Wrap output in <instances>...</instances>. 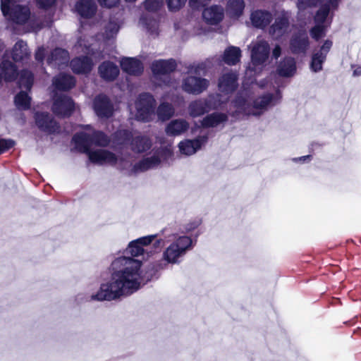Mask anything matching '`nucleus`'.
Masks as SVG:
<instances>
[{
    "label": "nucleus",
    "instance_id": "5fc2aeb1",
    "mask_svg": "<svg viewBox=\"0 0 361 361\" xmlns=\"http://www.w3.org/2000/svg\"><path fill=\"white\" fill-rule=\"evenodd\" d=\"M310 159V156H302V157H299V158H295V159H293V161H298V160L306 161V160H307V159Z\"/></svg>",
    "mask_w": 361,
    "mask_h": 361
},
{
    "label": "nucleus",
    "instance_id": "c03bdc74",
    "mask_svg": "<svg viewBox=\"0 0 361 361\" xmlns=\"http://www.w3.org/2000/svg\"><path fill=\"white\" fill-rule=\"evenodd\" d=\"M15 142L11 139H2L0 137V154L11 148Z\"/></svg>",
    "mask_w": 361,
    "mask_h": 361
},
{
    "label": "nucleus",
    "instance_id": "f3484780",
    "mask_svg": "<svg viewBox=\"0 0 361 361\" xmlns=\"http://www.w3.org/2000/svg\"><path fill=\"white\" fill-rule=\"evenodd\" d=\"M52 109L56 115L68 116L74 110V103L70 97L61 95L54 99Z\"/></svg>",
    "mask_w": 361,
    "mask_h": 361
},
{
    "label": "nucleus",
    "instance_id": "393cba45",
    "mask_svg": "<svg viewBox=\"0 0 361 361\" xmlns=\"http://www.w3.org/2000/svg\"><path fill=\"white\" fill-rule=\"evenodd\" d=\"M75 9L81 17L90 18L94 15L97 6L94 0H79L75 4Z\"/></svg>",
    "mask_w": 361,
    "mask_h": 361
},
{
    "label": "nucleus",
    "instance_id": "bf43d9fd",
    "mask_svg": "<svg viewBox=\"0 0 361 361\" xmlns=\"http://www.w3.org/2000/svg\"><path fill=\"white\" fill-rule=\"evenodd\" d=\"M164 83H165V84H166V85H171L169 84V81H168V82H166L164 80Z\"/></svg>",
    "mask_w": 361,
    "mask_h": 361
},
{
    "label": "nucleus",
    "instance_id": "e433bc0d",
    "mask_svg": "<svg viewBox=\"0 0 361 361\" xmlns=\"http://www.w3.org/2000/svg\"><path fill=\"white\" fill-rule=\"evenodd\" d=\"M140 24L151 35H157L159 31V22L157 19L143 16L140 20Z\"/></svg>",
    "mask_w": 361,
    "mask_h": 361
},
{
    "label": "nucleus",
    "instance_id": "aec40b11",
    "mask_svg": "<svg viewBox=\"0 0 361 361\" xmlns=\"http://www.w3.org/2000/svg\"><path fill=\"white\" fill-rule=\"evenodd\" d=\"M309 46V38L305 32H299L291 38L290 48L293 54H305Z\"/></svg>",
    "mask_w": 361,
    "mask_h": 361
},
{
    "label": "nucleus",
    "instance_id": "7c9ffc66",
    "mask_svg": "<svg viewBox=\"0 0 361 361\" xmlns=\"http://www.w3.org/2000/svg\"><path fill=\"white\" fill-rule=\"evenodd\" d=\"M76 47L77 49H81L82 52L96 58L94 50L98 47V42L96 39L92 37H80Z\"/></svg>",
    "mask_w": 361,
    "mask_h": 361
},
{
    "label": "nucleus",
    "instance_id": "f704fd0d",
    "mask_svg": "<svg viewBox=\"0 0 361 361\" xmlns=\"http://www.w3.org/2000/svg\"><path fill=\"white\" fill-rule=\"evenodd\" d=\"M245 2L243 0H228L226 5V11L231 18H238L243 12Z\"/></svg>",
    "mask_w": 361,
    "mask_h": 361
},
{
    "label": "nucleus",
    "instance_id": "4c0bfd02",
    "mask_svg": "<svg viewBox=\"0 0 361 361\" xmlns=\"http://www.w3.org/2000/svg\"><path fill=\"white\" fill-rule=\"evenodd\" d=\"M174 114V107L171 104L168 102H161L157 109V116L161 121L169 119Z\"/></svg>",
    "mask_w": 361,
    "mask_h": 361
},
{
    "label": "nucleus",
    "instance_id": "4d7b16f0",
    "mask_svg": "<svg viewBox=\"0 0 361 361\" xmlns=\"http://www.w3.org/2000/svg\"><path fill=\"white\" fill-rule=\"evenodd\" d=\"M166 266V263H164V264H160L159 265V267L156 269V270L157 271V270H159V269H164Z\"/></svg>",
    "mask_w": 361,
    "mask_h": 361
},
{
    "label": "nucleus",
    "instance_id": "0eeeda50",
    "mask_svg": "<svg viewBox=\"0 0 361 361\" xmlns=\"http://www.w3.org/2000/svg\"><path fill=\"white\" fill-rule=\"evenodd\" d=\"M250 49L251 51V66L247 71V74L252 71L255 73L261 71L270 54L269 42L261 37H257L255 41L252 42Z\"/></svg>",
    "mask_w": 361,
    "mask_h": 361
},
{
    "label": "nucleus",
    "instance_id": "473e14b6",
    "mask_svg": "<svg viewBox=\"0 0 361 361\" xmlns=\"http://www.w3.org/2000/svg\"><path fill=\"white\" fill-rule=\"evenodd\" d=\"M27 45L23 40H18L12 49V59L14 61H23L30 56Z\"/></svg>",
    "mask_w": 361,
    "mask_h": 361
},
{
    "label": "nucleus",
    "instance_id": "5701e85b",
    "mask_svg": "<svg viewBox=\"0 0 361 361\" xmlns=\"http://www.w3.org/2000/svg\"><path fill=\"white\" fill-rule=\"evenodd\" d=\"M190 123L185 119H173L166 125L165 132L169 136H179L188 131Z\"/></svg>",
    "mask_w": 361,
    "mask_h": 361
},
{
    "label": "nucleus",
    "instance_id": "c9c22d12",
    "mask_svg": "<svg viewBox=\"0 0 361 361\" xmlns=\"http://www.w3.org/2000/svg\"><path fill=\"white\" fill-rule=\"evenodd\" d=\"M240 49L238 47L231 46L225 50L223 60L226 64L233 66L240 61Z\"/></svg>",
    "mask_w": 361,
    "mask_h": 361
},
{
    "label": "nucleus",
    "instance_id": "f8f14e48",
    "mask_svg": "<svg viewBox=\"0 0 361 361\" xmlns=\"http://www.w3.org/2000/svg\"><path fill=\"white\" fill-rule=\"evenodd\" d=\"M238 76L235 73L227 72L219 78L218 81V89L219 95L222 99L228 101V96L232 94L238 87Z\"/></svg>",
    "mask_w": 361,
    "mask_h": 361
},
{
    "label": "nucleus",
    "instance_id": "bb28decb",
    "mask_svg": "<svg viewBox=\"0 0 361 361\" xmlns=\"http://www.w3.org/2000/svg\"><path fill=\"white\" fill-rule=\"evenodd\" d=\"M277 73L282 77H292L296 72L295 61L292 57L284 58L277 66Z\"/></svg>",
    "mask_w": 361,
    "mask_h": 361
},
{
    "label": "nucleus",
    "instance_id": "8fccbe9b",
    "mask_svg": "<svg viewBox=\"0 0 361 361\" xmlns=\"http://www.w3.org/2000/svg\"><path fill=\"white\" fill-rule=\"evenodd\" d=\"M281 53V48L279 45H276L272 51V56L274 59H278Z\"/></svg>",
    "mask_w": 361,
    "mask_h": 361
},
{
    "label": "nucleus",
    "instance_id": "4468645a",
    "mask_svg": "<svg viewBox=\"0 0 361 361\" xmlns=\"http://www.w3.org/2000/svg\"><path fill=\"white\" fill-rule=\"evenodd\" d=\"M333 42L329 39H326L324 42L322 47L312 54V59L310 62V69L313 72H319L322 70V65L326 61V56L329 52Z\"/></svg>",
    "mask_w": 361,
    "mask_h": 361
},
{
    "label": "nucleus",
    "instance_id": "39448f33",
    "mask_svg": "<svg viewBox=\"0 0 361 361\" xmlns=\"http://www.w3.org/2000/svg\"><path fill=\"white\" fill-rule=\"evenodd\" d=\"M165 242L170 243L163 252V259L167 264H178L180 259L193 247L192 240L187 235H177L174 233H169L165 238H157L154 243V248H160Z\"/></svg>",
    "mask_w": 361,
    "mask_h": 361
},
{
    "label": "nucleus",
    "instance_id": "09e8293b",
    "mask_svg": "<svg viewBox=\"0 0 361 361\" xmlns=\"http://www.w3.org/2000/svg\"><path fill=\"white\" fill-rule=\"evenodd\" d=\"M45 50L43 47H39L35 53V59L38 61H42L44 58Z\"/></svg>",
    "mask_w": 361,
    "mask_h": 361
},
{
    "label": "nucleus",
    "instance_id": "b1692460",
    "mask_svg": "<svg viewBox=\"0 0 361 361\" xmlns=\"http://www.w3.org/2000/svg\"><path fill=\"white\" fill-rule=\"evenodd\" d=\"M69 61V55L67 51L62 49H56L47 58V63L52 67L62 68L66 66Z\"/></svg>",
    "mask_w": 361,
    "mask_h": 361
},
{
    "label": "nucleus",
    "instance_id": "dca6fc26",
    "mask_svg": "<svg viewBox=\"0 0 361 361\" xmlns=\"http://www.w3.org/2000/svg\"><path fill=\"white\" fill-rule=\"evenodd\" d=\"M176 68V63L173 59L157 60L151 65L154 77L157 79H161L162 76L167 78V75Z\"/></svg>",
    "mask_w": 361,
    "mask_h": 361
},
{
    "label": "nucleus",
    "instance_id": "a878e982",
    "mask_svg": "<svg viewBox=\"0 0 361 361\" xmlns=\"http://www.w3.org/2000/svg\"><path fill=\"white\" fill-rule=\"evenodd\" d=\"M250 20L255 27L264 28L271 21L272 15L267 11L257 10L251 13Z\"/></svg>",
    "mask_w": 361,
    "mask_h": 361
},
{
    "label": "nucleus",
    "instance_id": "f257e3e1",
    "mask_svg": "<svg viewBox=\"0 0 361 361\" xmlns=\"http://www.w3.org/2000/svg\"><path fill=\"white\" fill-rule=\"evenodd\" d=\"M159 234L139 238L129 243L126 252L131 257H119L111 263V279L100 285L99 289L90 295L88 300L94 301H111L129 295L137 291L142 285L149 280L142 269V261L134 257L149 258L152 252L145 247L150 245Z\"/></svg>",
    "mask_w": 361,
    "mask_h": 361
},
{
    "label": "nucleus",
    "instance_id": "58836bf2",
    "mask_svg": "<svg viewBox=\"0 0 361 361\" xmlns=\"http://www.w3.org/2000/svg\"><path fill=\"white\" fill-rule=\"evenodd\" d=\"M31 98L25 91H20L15 97L14 102L16 106L20 110L28 109L30 106Z\"/></svg>",
    "mask_w": 361,
    "mask_h": 361
},
{
    "label": "nucleus",
    "instance_id": "4be33fe9",
    "mask_svg": "<svg viewBox=\"0 0 361 361\" xmlns=\"http://www.w3.org/2000/svg\"><path fill=\"white\" fill-rule=\"evenodd\" d=\"M204 21L210 25H217L224 17V11L221 6H212L206 8L202 12Z\"/></svg>",
    "mask_w": 361,
    "mask_h": 361
},
{
    "label": "nucleus",
    "instance_id": "20e7f679",
    "mask_svg": "<svg viewBox=\"0 0 361 361\" xmlns=\"http://www.w3.org/2000/svg\"><path fill=\"white\" fill-rule=\"evenodd\" d=\"M1 11L5 18L12 24L21 26L25 32H37L50 26L51 18L42 21L36 18L26 4H16V0H0Z\"/></svg>",
    "mask_w": 361,
    "mask_h": 361
},
{
    "label": "nucleus",
    "instance_id": "3c124183",
    "mask_svg": "<svg viewBox=\"0 0 361 361\" xmlns=\"http://www.w3.org/2000/svg\"><path fill=\"white\" fill-rule=\"evenodd\" d=\"M199 225H200V222L199 221H195V222H193V223H192L190 224H188L187 226V227H186L187 232L192 231L195 228H197Z\"/></svg>",
    "mask_w": 361,
    "mask_h": 361
},
{
    "label": "nucleus",
    "instance_id": "a211bd4d",
    "mask_svg": "<svg viewBox=\"0 0 361 361\" xmlns=\"http://www.w3.org/2000/svg\"><path fill=\"white\" fill-rule=\"evenodd\" d=\"M93 109L97 116L102 118L111 116L114 111L112 104L104 95H99L94 98Z\"/></svg>",
    "mask_w": 361,
    "mask_h": 361
},
{
    "label": "nucleus",
    "instance_id": "a19ab883",
    "mask_svg": "<svg viewBox=\"0 0 361 361\" xmlns=\"http://www.w3.org/2000/svg\"><path fill=\"white\" fill-rule=\"evenodd\" d=\"M119 30V26L116 22L110 21L105 27V32L103 34L104 39L109 40L115 37Z\"/></svg>",
    "mask_w": 361,
    "mask_h": 361
},
{
    "label": "nucleus",
    "instance_id": "603ef678",
    "mask_svg": "<svg viewBox=\"0 0 361 361\" xmlns=\"http://www.w3.org/2000/svg\"><path fill=\"white\" fill-rule=\"evenodd\" d=\"M195 35H200L205 33V29H203L202 27L197 29L195 32Z\"/></svg>",
    "mask_w": 361,
    "mask_h": 361
},
{
    "label": "nucleus",
    "instance_id": "1a4fd4ad",
    "mask_svg": "<svg viewBox=\"0 0 361 361\" xmlns=\"http://www.w3.org/2000/svg\"><path fill=\"white\" fill-rule=\"evenodd\" d=\"M226 99H222L219 94H209L207 98L192 101L188 107V114L192 118L204 115L212 110L221 109Z\"/></svg>",
    "mask_w": 361,
    "mask_h": 361
},
{
    "label": "nucleus",
    "instance_id": "9d476101",
    "mask_svg": "<svg viewBox=\"0 0 361 361\" xmlns=\"http://www.w3.org/2000/svg\"><path fill=\"white\" fill-rule=\"evenodd\" d=\"M114 142L123 147L130 145L131 149L138 153L149 149L152 146V142L147 137L137 135L132 137L131 133L126 130L117 131L114 135Z\"/></svg>",
    "mask_w": 361,
    "mask_h": 361
},
{
    "label": "nucleus",
    "instance_id": "a18cd8bd",
    "mask_svg": "<svg viewBox=\"0 0 361 361\" xmlns=\"http://www.w3.org/2000/svg\"><path fill=\"white\" fill-rule=\"evenodd\" d=\"M211 0H189V6L192 9H200L209 3Z\"/></svg>",
    "mask_w": 361,
    "mask_h": 361
},
{
    "label": "nucleus",
    "instance_id": "c756f323",
    "mask_svg": "<svg viewBox=\"0 0 361 361\" xmlns=\"http://www.w3.org/2000/svg\"><path fill=\"white\" fill-rule=\"evenodd\" d=\"M71 66L75 73H86L91 71L92 63L87 56L78 57L71 61Z\"/></svg>",
    "mask_w": 361,
    "mask_h": 361
},
{
    "label": "nucleus",
    "instance_id": "f03ea898",
    "mask_svg": "<svg viewBox=\"0 0 361 361\" xmlns=\"http://www.w3.org/2000/svg\"><path fill=\"white\" fill-rule=\"evenodd\" d=\"M86 130L85 132L77 133L73 137L75 147L80 152L87 153L90 160L93 163L115 165L121 170L125 171L121 167L120 161L121 159H124L126 161L130 160V154L122 153L121 157L117 158L114 154L105 149L90 151L89 149L92 145L95 144L104 146L109 143V140L103 133L94 131L89 126L86 127Z\"/></svg>",
    "mask_w": 361,
    "mask_h": 361
},
{
    "label": "nucleus",
    "instance_id": "13d9d810",
    "mask_svg": "<svg viewBox=\"0 0 361 361\" xmlns=\"http://www.w3.org/2000/svg\"><path fill=\"white\" fill-rule=\"evenodd\" d=\"M5 45L3 42L0 40V52L4 50Z\"/></svg>",
    "mask_w": 361,
    "mask_h": 361
},
{
    "label": "nucleus",
    "instance_id": "6e6d98bb",
    "mask_svg": "<svg viewBox=\"0 0 361 361\" xmlns=\"http://www.w3.org/2000/svg\"><path fill=\"white\" fill-rule=\"evenodd\" d=\"M259 86L262 87H267V86H268V82L267 80L266 81H262L259 83Z\"/></svg>",
    "mask_w": 361,
    "mask_h": 361
},
{
    "label": "nucleus",
    "instance_id": "6ab92c4d",
    "mask_svg": "<svg viewBox=\"0 0 361 361\" xmlns=\"http://www.w3.org/2000/svg\"><path fill=\"white\" fill-rule=\"evenodd\" d=\"M9 52L6 51L2 56V61L0 65V82L12 81L16 78L17 69L16 66L8 60Z\"/></svg>",
    "mask_w": 361,
    "mask_h": 361
},
{
    "label": "nucleus",
    "instance_id": "37998d69",
    "mask_svg": "<svg viewBox=\"0 0 361 361\" xmlns=\"http://www.w3.org/2000/svg\"><path fill=\"white\" fill-rule=\"evenodd\" d=\"M187 0H166L168 8L171 11H176L181 8Z\"/></svg>",
    "mask_w": 361,
    "mask_h": 361
},
{
    "label": "nucleus",
    "instance_id": "9b49d317",
    "mask_svg": "<svg viewBox=\"0 0 361 361\" xmlns=\"http://www.w3.org/2000/svg\"><path fill=\"white\" fill-rule=\"evenodd\" d=\"M155 100L153 97L144 93L139 96L135 102V118L142 121H149L154 113Z\"/></svg>",
    "mask_w": 361,
    "mask_h": 361
},
{
    "label": "nucleus",
    "instance_id": "2f4dec72",
    "mask_svg": "<svg viewBox=\"0 0 361 361\" xmlns=\"http://www.w3.org/2000/svg\"><path fill=\"white\" fill-rule=\"evenodd\" d=\"M75 81L73 77L65 73H60L53 80V85L59 90H68L75 85Z\"/></svg>",
    "mask_w": 361,
    "mask_h": 361
},
{
    "label": "nucleus",
    "instance_id": "ddd939ff",
    "mask_svg": "<svg viewBox=\"0 0 361 361\" xmlns=\"http://www.w3.org/2000/svg\"><path fill=\"white\" fill-rule=\"evenodd\" d=\"M289 18L288 13L286 11H281L276 18L274 23L269 28V34L274 39H278L288 32Z\"/></svg>",
    "mask_w": 361,
    "mask_h": 361
},
{
    "label": "nucleus",
    "instance_id": "79ce46f5",
    "mask_svg": "<svg viewBox=\"0 0 361 361\" xmlns=\"http://www.w3.org/2000/svg\"><path fill=\"white\" fill-rule=\"evenodd\" d=\"M164 0H145V8L149 12H154L159 10L163 5Z\"/></svg>",
    "mask_w": 361,
    "mask_h": 361
},
{
    "label": "nucleus",
    "instance_id": "423d86ee",
    "mask_svg": "<svg viewBox=\"0 0 361 361\" xmlns=\"http://www.w3.org/2000/svg\"><path fill=\"white\" fill-rule=\"evenodd\" d=\"M172 157V149L170 147H166L158 149L152 157L143 159L134 164V157L131 155L130 160L126 161L124 159H121L120 164L126 174L133 176L152 169L161 161H168Z\"/></svg>",
    "mask_w": 361,
    "mask_h": 361
},
{
    "label": "nucleus",
    "instance_id": "412c9836",
    "mask_svg": "<svg viewBox=\"0 0 361 361\" xmlns=\"http://www.w3.org/2000/svg\"><path fill=\"white\" fill-rule=\"evenodd\" d=\"M35 123L37 127L42 131L51 133L58 129L56 122L47 113L35 114Z\"/></svg>",
    "mask_w": 361,
    "mask_h": 361
},
{
    "label": "nucleus",
    "instance_id": "7ed1b4c3",
    "mask_svg": "<svg viewBox=\"0 0 361 361\" xmlns=\"http://www.w3.org/2000/svg\"><path fill=\"white\" fill-rule=\"evenodd\" d=\"M271 85L274 88V92L265 94L253 102H251L249 91L240 92L231 104L229 114L236 118L248 115H258L263 111L279 103L282 97L281 92L272 83Z\"/></svg>",
    "mask_w": 361,
    "mask_h": 361
},
{
    "label": "nucleus",
    "instance_id": "cd10ccee",
    "mask_svg": "<svg viewBox=\"0 0 361 361\" xmlns=\"http://www.w3.org/2000/svg\"><path fill=\"white\" fill-rule=\"evenodd\" d=\"M121 66L124 72L130 75H139L143 71L141 62L135 58H123L121 61Z\"/></svg>",
    "mask_w": 361,
    "mask_h": 361
},
{
    "label": "nucleus",
    "instance_id": "ea45409f",
    "mask_svg": "<svg viewBox=\"0 0 361 361\" xmlns=\"http://www.w3.org/2000/svg\"><path fill=\"white\" fill-rule=\"evenodd\" d=\"M33 75L28 71H23L20 73L18 84L20 88L30 90L33 84Z\"/></svg>",
    "mask_w": 361,
    "mask_h": 361
},
{
    "label": "nucleus",
    "instance_id": "72a5a7b5",
    "mask_svg": "<svg viewBox=\"0 0 361 361\" xmlns=\"http://www.w3.org/2000/svg\"><path fill=\"white\" fill-rule=\"evenodd\" d=\"M228 116L226 114L215 112L206 116L201 121L204 128L216 127L227 121Z\"/></svg>",
    "mask_w": 361,
    "mask_h": 361
},
{
    "label": "nucleus",
    "instance_id": "864d4df0",
    "mask_svg": "<svg viewBox=\"0 0 361 361\" xmlns=\"http://www.w3.org/2000/svg\"><path fill=\"white\" fill-rule=\"evenodd\" d=\"M354 75H361V66H357L353 71Z\"/></svg>",
    "mask_w": 361,
    "mask_h": 361
},
{
    "label": "nucleus",
    "instance_id": "de8ad7c7",
    "mask_svg": "<svg viewBox=\"0 0 361 361\" xmlns=\"http://www.w3.org/2000/svg\"><path fill=\"white\" fill-rule=\"evenodd\" d=\"M101 6H106L108 8L116 6L119 0H98Z\"/></svg>",
    "mask_w": 361,
    "mask_h": 361
},
{
    "label": "nucleus",
    "instance_id": "2eb2a0df",
    "mask_svg": "<svg viewBox=\"0 0 361 361\" xmlns=\"http://www.w3.org/2000/svg\"><path fill=\"white\" fill-rule=\"evenodd\" d=\"M207 136H198L193 140H184L178 144L179 152L185 156L192 155L207 142Z\"/></svg>",
    "mask_w": 361,
    "mask_h": 361
},
{
    "label": "nucleus",
    "instance_id": "c85d7f7f",
    "mask_svg": "<svg viewBox=\"0 0 361 361\" xmlns=\"http://www.w3.org/2000/svg\"><path fill=\"white\" fill-rule=\"evenodd\" d=\"M100 76L105 80H114L119 73V69L116 65L110 61H105L99 67Z\"/></svg>",
    "mask_w": 361,
    "mask_h": 361
},
{
    "label": "nucleus",
    "instance_id": "6e6552de",
    "mask_svg": "<svg viewBox=\"0 0 361 361\" xmlns=\"http://www.w3.org/2000/svg\"><path fill=\"white\" fill-rule=\"evenodd\" d=\"M202 64H194L188 67V75L183 79L182 90L191 94L198 95L204 92L209 86V81L197 75L200 70L203 69Z\"/></svg>",
    "mask_w": 361,
    "mask_h": 361
},
{
    "label": "nucleus",
    "instance_id": "49530a36",
    "mask_svg": "<svg viewBox=\"0 0 361 361\" xmlns=\"http://www.w3.org/2000/svg\"><path fill=\"white\" fill-rule=\"evenodd\" d=\"M39 7L43 8H49L54 5L56 0H35Z\"/></svg>",
    "mask_w": 361,
    "mask_h": 361
}]
</instances>
